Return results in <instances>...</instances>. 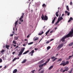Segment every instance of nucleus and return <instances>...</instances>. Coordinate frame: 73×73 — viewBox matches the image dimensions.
Returning a JSON list of instances; mask_svg holds the SVG:
<instances>
[{"label": "nucleus", "mask_w": 73, "mask_h": 73, "mask_svg": "<svg viewBox=\"0 0 73 73\" xmlns=\"http://www.w3.org/2000/svg\"><path fill=\"white\" fill-rule=\"evenodd\" d=\"M38 49V48H35V50H37Z\"/></svg>", "instance_id": "nucleus-56"}, {"label": "nucleus", "mask_w": 73, "mask_h": 73, "mask_svg": "<svg viewBox=\"0 0 73 73\" xmlns=\"http://www.w3.org/2000/svg\"><path fill=\"white\" fill-rule=\"evenodd\" d=\"M18 38H19V37H15V40H17V39H18Z\"/></svg>", "instance_id": "nucleus-37"}, {"label": "nucleus", "mask_w": 73, "mask_h": 73, "mask_svg": "<svg viewBox=\"0 0 73 73\" xmlns=\"http://www.w3.org/2000/svg\"><path fill=\"white\" fill-rule=\"evenodd\" d=\"M29 37V35L28 36H27V38H28Z\"/></svg>", "instance_id": "nucleus-59"}, {"label": "nucleus", "mask_w": 73, "mask_h": 73, "mask_svg": "<svg viewBox=\"0 0 73 73\" xmlns=\"http://www.w3.org/2000/svg\"><path fill=\"white\" fill-rule=\"evenodd\" d=\"M70 21H71V20L70 19H69L68 21V22L69 23Z\"/></svg>", "instance_id": "nucleus-51"}, {"label": "nucleus", "mask_w": 73, "mask_h": 73, "mask_svg": "<svg viewBox=\"0 0 73 73\" xmlns=\"http://www.w3.org/2000/svg\"><path fill=\"white\" fill-rule=\"evenodd\" d=\"M53 40H54V39H52L50 40V41H53Z\"/></svg>", "instance_id": "nucleus-55"}, {"label": "nucleus", "mask_w": 73, "mask_h": 73, "mask_svg": "<svg viewBox=\"0 0 73 73\" xmlns=\"http://www.w3.org/2000/svg\"><path fill=\"white\" fill-rule=\"evenodd\" d=\"M70 5H72V2H70Z\"/></svg>", "instance_id": "nucleus-44"}, {"label": "nucleus", "mask_w": 73, "mask_h": 73, "mask_svg": "<svg viewBox=\"0 0 73 73\" xmlns=\"http://www.w3.org/2000/svg\"><path fill=\"white\" fill-rule=\"evenodd\" d=\"M73 44V42L71 43L70 44H69L68 45L69 46H72Z\"/></svg>", "instance_id": "nucleus-28"}, {"label": "nucleus", "mask_w": 73, "mask_h": 73, "mask_svg": "<svg viewBox=\"0 0 73 73\" xmlns=\"http://www.w3.org/2000/svg\"><path fill=\"white\" fill-rule=\"evenodd\" d=\"M15 53H16L15 52H13L12 53L13 54H15Z\"/></svg>", "instance_id": "nucleus-54"}, {"label": "nucleus", "mask_w": 73, "mask_h": 73, "mask_svg": "<svg viewBox=\"0 0 73 73\" xmlns=\"http://www.w3.org/2000/svg\"><path fill=\"white\" fill-rule=\"evenodd\" d=\"M24 13H23L22 15L21 16V17L19 19V21H21V22H23V19L22 20V19H23V17H24Z\"/></svg>", "instance_id": "nucleus-3"}, {"label": "nucleus", "mask_w": 73, "mask_h": 73, "mask_svg": "<svg viewBox=\"0 0 73 73\" xmlns=\"http://www.w3.org/2000/svg\"><path fill=\"white\" fill-rule=\"evenodd\" d=\"M2 58L3 59V60H4V56H3L2 57Z\"/></svg>", "instance_id": "nucleus-43"}, {"label": "nucleus", "mask_w": 73, "mask_h": 73, "mask_svg": "<svg viewBox=\"0 0 73 73\" xmlns=\"http://www.w3.org/2000/svg\"><path fill=\"white\" fill-rule=\"evenodd\" d=\"M73 68H72L71 69V70L70 71L68 72V73H72V72H73Z\"/></svg>", "instance_id": "nucleus-17"}, {"label": "nucleus", "mask_w": 73, "mask_h": 73, "mask_svg": "<svg viewBox=\"0 0 73 73\" xmlns=\"http://www.w3.org/2000/svg\"><path fill=\"white\" fill-rule=\"evenodd\" d=\"M13 35H14L13 34H11L10 35V36H11V37H12V36H13Z\"/></svg>", "instance_id": "nucleus-52"}, {"label": "nucleus", "mask_w": 73, "mask_h": 73, "mask_svg": "<svg viewBox=\"0 0 73 73\" xmlns=\"http://www.w3.org/2000/svg\"><path fill=\"white\" fill-rule=\"evenodd\" d=\"M72 57H73V55H72V56H69L68 57V59H70V58H72Z\"/></svg>", "instance_id": "nucleus-36"}, {"label": "nucleus", "mask_w": 73, "mask_h": 73, "mask_svg": "<svg viewBox=\"0 0 73 73\" xmlns=\"http://www.w3.org/2000/svg\"><path fill=\"white\" fill-rule=\"evenodd\" d=\"M65 71H66V70H63V71L62 72V73H64V72H65Z\"/></svg>", "instance_id": "nucleus-49"}, {"label": "nucleus", "mask_w": 73, "mask_h": 73, "mask_svg": "<svg viewBox=\"0 0 73 73\" xmlns=\"http://www.w3.org/2000/svg\"><path fill=\"white\" fill-rule=\"evenodd\" d=\"M50 46H48L47 47V50H49L50 49Z\"/></svg>", "instance_id": "nucleus-25"}, {"label": "nucleus", "mask_w": 73, "mask_h": 73, "mask_svg": "<svg viewBox=\"0 0 73 73\" xmlns=\"http://www.w3.org/2000/svg\"><path fill=\"white\" fill-rule=\"evenodd\" d=\"M52 32H53V31H50V33H52Z\"/></svg>", "instance_id": "nucleus-60"}, {"label": "nucleus", "mask_w": 73, "mask_h": 73, "mask_svg": "<svg viewBox=\"0 0 73 73\" xmlns=\"http://www.w3.org/2000/svg\"><path fill=\"white\" fill-rule=\"evenodd\" d=\"M65 70L66 71H68L69 70V68L68 67H66L65 68Z\"/></svg>", "instance_id": "nucleus-29"}, {"label": "nucleus", "mask_w": 73, "mask_h": 73, "mask_svg": "<svg viewBox=\"0 0 73 73\" xmlns=\"http://www.w3.org/2000/svg\"><path fill=\"white\" fill-rule=\"evenodd\" d=\"M13 44H16V41H15V40H13Z\"/></svg>", "instance_id": "nucleus-40"}, {"label": "nucleus", "mask_w": 73, "mask_h": 73, "mask_svg": "<svg viewBox=\"0 0 73 73\" xmlns=\"http://www.w3.org/2000/svg\"><path fill=\"white\" fill-rule=\"evenodd\" d=\"M62 60V58L59 59L57 60V62H59V61H61Z\"/></svg>", "instance_id": "nucleus-35"}, {"label": "nucleus", "mask_w": 73, "mask_h": 73, "mask_svg": "<svg viewBox=\"0 0 73 73\" xmlns=\"http://www.w3.org/2000/svg\"><path fill=\"white\" fill-rule=\"evenodd\" d=\"M44 34V32L42 31L41 33H39V35H42V34Z\"/></svg>", "instance_id": "nucleus-31"}, {"label": "nucleus", "mask_w": 73, "mask_h": 73, "mask_svg": "<svg viewBox=\"0 0 73 73\" xmlns=\"http://www.w3.org/2000/svg\"><path fill=\"white\" fill-rule=\"evenodd\" d=\"M18 22H19V20H18L17 21H16L15 23V27H16V25L18 24Z\"/></svg>", "instance_id": "nucleus-11"}, {"label": "nucleus", "mask_w": 73, "mask_h": 73, "mask_svg": "<svg viewBox=\"0 0 73 73\" xmlns=\"http://www.w3.org/2000/svg\"><path fill=\"white\" fill-rule=\"evenodd\" d=\"M17 72V70L16 69H15L13 71V73H16Z\"/></svg>", "instance_id": "nucleus-19"}, {"label": "nucleus", "mask_w": 73, "mask_h": 73, "mask_svg": "<svg viewBox=\"0 0 73 73\" xmlns=\"http://www.w3.org/2000/svg\"><path fill=\"white\" fill-rule=\"evenodd\" d=\"M23 46H25V44H23Z\"/></svg>", "instance_id": "nucleus-61"}, {"label": "nucleus", "mask_w": 73, "mask_h": 73, "mask_svg": "<svg viewBox=\"0 0 73 73\" xmlns=\"http://www.w3.org/2000/svg\"><path fill=\"white\" fill-rule=\"evenodd\" d=\"M57 29V27H55V29Z\"/></svg>", "instance_id": "nucleus-63"}, {"label": "nucleus", "mask_w": 73, "mask_h": 73, "mask_svg": "<svg viewBox=\"0 0 73 73\" xmlns=\"http://www.w3.org/2000/svg\"><path fill=\"white\" fill-rule=\"evenodd\" d=\"M69 37H72V36H71V35L69 33L67 35L63 37L62 38L61 40V41H62V42H64V41H65V38H66Z\"/></svg>", "instance_id": "nucleus-1"}, {"label": "nucleus", "mask_w": 73, "mask_h": 73, "mask_svg": "<svg viewBox=\"0 0 73 73\" xmlns=\"http://www.w3.org/2000/svg\"><path fill=\"white\" fill-rule=\"evenodd\" d=\"M69 61H66V65H67L68 64H69Z\"/></svg>", "instance_id": "nucleus-32"}, {"label": "nucleus", "mask_w": 73, "mask_h": 73, "mask_svg": "<svg viewBox=\"0 0 73 73\" xmlns=\"http://www.w3.org/2000/svg\"><path fill=\"white\" fill-rule=\"evenodd\" d=\"M50 31V29H49L48 30L46 33V36L47 35H48V34L49 32V31Z\"/></svg>", "instance_id": "nucleus-22"}, {"label": "nucleus", "mask_w": 73, "mask_h": 73, "mask_svg": "<svg viewBox=\"0 0 73 73\" xmlns=\"http://www.w3.org/2000/svg\"><path fill=\"white\" fill-rule=\"evenodd\" d=\"M55 25H57L58 24V23L57 22H56V23H55Z\"/></svg>", "instance_id": "nucleus-53"}, {"label": "nucleus", "mask_w": 73, "mask_h": 73, "mask_svg": "<svg viewBox=\"0 0 73 73\" xmlns=\"http://www.w3.org/2000/svg\"><path fill=\"white\" fill-rule=\"evenodd\" d=\"M43 62H44V61L43 60H41L40 62V63H41V64H42V63H43Z\"/></svg>", "instance_id": "nucleus-42"}, {"label": "nucleus", "mask_w": 73, "mask_h": 73, "mask_svg": "<svg viewBox=\"0 0 73 73\" xmlns=\"http://www.w3.org/2000/svg\"><path fill=\"white\" fill-rule=\"evenodd\" d=\"M6 68H7V66H6L4 67V68H5V69H6Z\"/></svg>", "instance_id": "nucleus-58"}, {"label": "nucleus", "mask_w": 73, "mask_h": 73, "mask_svg": "<svg viewBox=\"0 0 73 73\" xmlns=\"http://www.w3.org/2000/svg\"><path fill=\"white\" fill-rule=\"evenodd\" d=\"M55 57H56L54 56L51 57V59H52V61H53V62H54V61H56V60L57 59V58H55Z\"/></svg>", "instance_id": "nucleus-5"}, {"label": "nucleus", "mask_w": 73, "mask_h": 73, "mask_svg": "<svg viewBox=\"0 0 73 73\" xmlns=\"http://www.w3.org/2000/svg\"><path fill=\"white\" fill-rule=\"evenodd\" d=\"M70 20H73V18L72 17H70Z\"/></svg>", "instance_id": "nucleus-45"}, {"label": "nucleus", "mask_w": 73, "mask_h": 73, "mask_svg": "<svg viewBox=\"0 0 73 73\" xmlns=\"http://www.w3.org/2000/svg\"><path fill=\"white\" fill-rule=\"evenodd\" d=\"M64 16V14H63L62 15V17H63Z\"/></svg>", "instance_id": "nucleus-57"}, {"label": "nucleus", "mask_w": 73, "mask_h": 73, "mask_svg": "<svg viewBox=\"0 0 73 73\" xmlns=\"http://www.w3.org/2000/svg\"><path fill=\"white\" fill-rule=\"evenodd\" d=\"M49 61H50V58L48 59L47 60V61H46L45 63H44L42 64L43 65V66H45V65H46V63H48V62H49Z\"/></svg>", "instance_id": "nucleus-8"}, {"label": "nucleus", "mask_w": 73, "mask_h": 73, "mask_svg": "<svg viewBox=\"0 0 73 73\" xmlns=\"http://www.w3.org/2000/svg\"><path fill=\"white\" fill-rule=\"evenodd\" d=\"M65 13H67V15L68 16H69V15H70V12H68L67 11H65Z\"/></svg>", "instance_id": "nucleus-14"}, {"label": "nucleus", "mask_w": 73, "mask_h": 73, "mask_svg": "<svg viewBox=\"0 0 73 73\" xmlns=\"http://www.w3.org/2000/svg\"><path fill=\"white\" fill-rule=\"evenodd\" d=\"M64 46V44H60L57 47V48L58 49H60L61 48H62V47Z\"/></svg>", "instance_id": "nucleus-6"}, {"label": "nucleus", "mask_w": 73, "mask_h": 73, "mask_svg": "<svg viewBox=\"0 0 73 73\" xmlns=\"http://www.w3.org/2000/svg\"><path fill=\"white\" fill-rule=\"evenodd\" d=\"M17 58H15L13 60V62L14 61H15L16 60H17Z\"/></svg>", "instance_id": "nucleus-33"}, {"label": "nucleus", "mask_w": 73, "mask_h": 73, "mask_svg": "<svg viewBox=\"0 0 73 73\" xmlns=\"http://www.w3.org/2000/svg\"><path fill=\"white\" fill-rule=\"evenodd\" d=\"M43 64H40L39 65V68H41V67H42L43 66Z\"/></svg>", "instance_id": "nucleus-30"}, {"label": "nucleus", "mask_w": 73, "mask_h": 73, "mask_svg": "<svg viewBox=\"0 0 73 73\" xmlns=\"http://www.w3.org/2000/svg\"><path fill=\"white\" fill-rule=\"evenodd\" d=\"M2 62V59H0V63Z\"/></svg>", "instance_id": "nucleus-46"}, {"label": "nucleus", "mask_w": 73, "mask_h": 73, "mask_svg": "<svg viewBox=\"0 0 73 73\" xmlns=\"http://www.w3.org/2000/svg\"><path fill=\"white\" fill-rule=\"evenodd\" d=\"M62 63L60 64V66L62 65V66H65V65H66V62H64V61H62Z\"/></svg>", "instance_id": "nucleus-4"}, {"label": "nucleus", "mask_w": 73, "mask_h": 73, "mask_svg": "<svg viewBox=\"0 0 73 73\" xmlns=\"http://www.w3.org/2000/svg\"><path fill=\"white\" fill-rule=\"evenodd\" d=\"M63 68H62L60 70V72H62V71H63Z\"/></svg>", "instance_id": "nucleus-41"}, {"label": "nucleus", "mask_w": 73, "mask_h": 73, "mask_svg": "<svg viewBox=\"0 0 73 73\" xmlns=\"http://www.w3.org/2000/svg\"><path fill=\"white\" fill-rule=\"evenodd\" d=\"M23 52L20 51L18 55V56H21V55H22V54H23Z\"/></svg>", "instance_id": "nucleus-13"}, {"label": "nucleus", "mask_w": 73, "mask_h": 73, "mask_svg": "<svg viewBox=\"0 0 73 73\" xmlns=\"http://www.w3.org/2000/svg\"><path fill=\"white\" fill-rule=\"evenodd\" d=\"M35 71V70H33L32 71H31V72L32 73H35L34 72Z\"/></svg>", "instance_id": "nucleus-38"}, {"label": "nucleus", "mask_w": 73, "mask_h": 73, "mask_svg": "<svg viewBox=\"0 0 73 73\" xmlns=\"http://www.w3.org/2000/svg\"><path fill=\"white\" fill-rule=\"evenodd\" d=\"M18 47H19V46H17L15 48V49H16V48H18Z\"/></svg>", "instance_id": "nucleus-62"}, {"label": "nucleus", "mask_w": 73, "mask_h": 73, "mask_svg": "<svg viewBox=\"0 0 73 73\" xmlns=\"http://www.w3.org/2000/svg\"><path fill=\"white\" fill-rule=\"evenodd\" d=\"M26 61H27V59H24L21 62V63L22 64L25 63V62H26Z\"/></svg>", "instance_id": "nucleus-12"}, {"label": "nucleus", "mask_w": 73, "mask_h": 73, "mask_svg": "<svg viewBox=\"0 0 73 73\" xmlns=\"http://www.w3.org/2000/svg\"><path fill=\"white\" fill-rule=\"evenodd\" d=\"M33 43V42H31L30 43H29L28 44V45H31V44H32Z\"/></svg>", "instance_id": "nucleus-34"}, {"label": "nucleus", "mask_w": 73, "mask_h": 73, "mask_svg": "<svg viewBox=\"0 0 73 73\" xmlns=\"http://www.w3.org/2000/svg\"><path fill=\"white\" fill-rule=\"evenodd\" d=\"M53 66H51L49 68V70H50V69H52L53 68Z\"/></svg>", "instance_id": "nucleus-26"}, {"label": "nucleus", "mask_w": 73, "mask_h": 73, "mask_svg": "<svg viewBox=\"0 0 73 73\" xmlns=\"http://www.w3.org/2000/svg\"><path fill=\"white\" fill-rule=\"evenodd\" d=\"M6 48H7V49H9V45H6Z\"/></svg>", "instance_id": "nucleus-20"}, {"label": "nucleus", "mask_w": 73, "mask_h": 73, "mask_svg": "<svg viewBox=\"0 0 73 73\" xmlns=\"http://www.w3.org/2000/svg\"><path fill=\"white\" fill-rule=\"evenodd\" d=\"M56 17H54V19L52 21V24H54V21H55V20H56Z\"/></svg>", "instance_id": "nucleus-10"}, {"label": "nucleus", "mask_w": 73, "mask_h": 73, "mask_svg": "<svg viewBox=\"0 0 73 73\" xmlns=\"http://www.w3.org/2000/svg\"><path fill=\"white\" fill-rule=\"evenodd\" d=\"M5 52V50H2L1 51H0L1 53H4Z\"/></svg>", "instance_id": "nucleus-27"}, {"label": "nucleus", "mask_w": 73, "mask_h": 73, "mask_svg": "<svg viewBox=\"0 0 73 73\" xmlns=\"http://www.w3.org/2000/svg\"><path fill=\"white\" fill-rule=\"evenodd\" d=\"M59 12V11H58V12H56V16H57V17H58V16L59 15L58 14V13Z\"/></svg>", "instance_id": "nucleus-18"}, {"label": "nucleus", "mask_w": 73, "mask_h": 73, "mask_svg": "<svg viewBox=\"0 0 73 73\" xmlns=\"http://www.w3.org/2000/svg\"><path fill=\"white\" fill-rule=\"evenodd\" d=\"M66 8L67 11H69V6H66Z\"/></svg>", "instance_id": "nucleus-23"}, {"label": "nucleus", "mask_w": 73, "mask_h": 73, "mask_svg": "<svg viewBox=\"0 0 73 73\" xmlns=\"http://www.w3.org/2000/svg\"><path fill=\"white\" fill-rule=\"evenodd\" d=\"M2 68V66H0V68Z\"/></svg>", "instance_id": "nucleus-64"}, {"label": "nucleus", "mask_w": 73, "mask_h": 73, "mask_svg": "<svg viewBox=\"0 0 73 73\" xmlns=\"http://www.w3.org/2000/svg\"><path fill=\"white\" fill-rule=\"evenodd\" d=\"M34 52H35V50H33L30 52H29V55L31 54V56H32L33 55V53H34Z\"/></svg>", "instance_id": "nucleus-7"}, {"label": "nucleus", "mask_w": 73, "mask_h": 73, "mask_svg": "<svg viewBox=\"0 0 73 73\" xmlns=\"http://www.w3.org/2000/svg\"><path fill=\"white\" fill-rule=\"evenodd\" d=\"M58 19L60 20V21H61V20H63V18L62 17H60V18H59Z\"/></svg>", "instance_id": "nucleus-24"}, {"label": "nucleus", "mask_w": 73, "mask_h": 73, "mask_svg": "<svg viewBox=\"0 0 73 73\" xmlns=\"http://www.w3.org/2000/svg\"><path fill=\"white\" fill-rule=\"evenodd\" d=\"M38 37H35L33 38L34 41H36V40H38Z\"/></svg>", "instance_id": "nucleus-9"}, {"label": "nucleus", "mask_w": 73, "mask_h": 73, "mask_svg": "<svg viewBox=\"0 0 73 73\" xmlns=\"http://www.w3.org/2000/svg\"><path fill=\"white\" fill-rule=\"evenodd\" d=\"M50 42L49 40H48L46 43V44H49Z\"/></svg>", "instance_id": "nucleus-39"}, {"label": "nucleus", "mask_w": 73, "mask_h": 73, "mask_svg": "<svg viewBox=\"0 0 73 73\" xmlns=\"http://www.w3.org/2000/svg\"><path fill=\"white\" fill-rule=\"evenodd\" d=\"M44 71L43 70V71H40V72H40V73H44Z\"/></svg>", "instance_id": "nucleus-50"}, {"label": "nucleus", "mask_w": 73, "mask_h": 73, "mask_svg": "<svg viewBox=\"0 0 73 73\" xmlns=\"http://www.w3.org/2000/svg\"><path fill=\"white\" fill-rule=\"evenodd\" d=\"M13 31H14L13 32V33H14L15 32V28H13Z\"/></svg>", "instance_id": "nucleus-48"}, {"label": "nucleus", "mask_w": 73, "mask_h": 73, "mask_svg": "<svg viewBox=\"0 0 73 73\" xmlns=\"http://www.w3.org/2000/svg\"><path fill=\"white\" fill-rule=\"evenodd\" d=\"M24 50H25V47H23L21 48V51L22 52H24Z\"/></svg>", "instance_id": "nucleus-16"}, {"label": "nucleus", "mask_w": 73, "mask_h": 73, "mask_svg": "<svg viewBox=\"0 0 73 73\" xmlns=\"http://www.w3.org/2000/svg\"><path fill=\"white\" fill-rule=\"evenodd\" d=\"M59 21H60L58 19L57 22V23H59Z\"/></svg>", "instance_id": "nucleus-47"}, {"label": "nucleus", "mask_w": 73, "mask_h": 73, "mask_svg": "<svg viewBox=\"0 0 73 73\" xmlns=\"http://www.w3.org/2000/svg\"><path fill=\"white\" fill-rule=\"evenodd\" d=\"M29 50H28L27 51H25V52H24L23 54H27V53H28L29 52Z\"/></svg>", "instance_id": "nucleus-15"}, {"label": "nucleus", "mask_w": 73, "mask_h": 73, "mask_svg": "<svg viewBox=\"0 0 73 73\" xmlns=\"http://www.w3.org/2000/svg\"><path fill=\"white\" fill-rule=\"evenodd\" d=\"M46 5H45V4H43L42 5V7L43 8H45V7H46Z\"/></svg>", "instance_id": "nucleus-21"}, {"label": "nucleus", "mask_w": 73, "mask_h": 73, "mask_svg": "<svg viewBox=\"0 0 73 73\" xmlns=\"http://www.w3.org/2000/svg\"><path fill=\"white\" fill-rule=\"evenodd\" d=\"M41 18L42 20H47L48 19V17L46 15H45L44 17V15H42V16L41 17Z\"/></svg>", "instance_id": "nucleus-2"}]
</instances>
